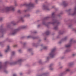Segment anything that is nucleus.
<instances>
[{"instance_id":"f257e3e1","label":"nucleus","mask_w":76,"mask_h":76,"mask_svg":"<svg viewBox=\"0 0 76 76\" xmlns=\"http://www.w3.org/2000/svg\"><path fill=\"white\" fill-rule=\"evenodd\" d=\"M15 6H11L10 7H6L5 8V10L7 12H9L10 10H12V11H14L15 10Z\"/></svg>"},{"instance_id":"f03ea898","label":"nucleus","mask_w":76,"mask_h":76,"mask_svg":"<svg viewBox=\"0 0 76 76\" xmlns=\"http://www.w3.org/2000/svg\"><path fill=\"white\" fill-rule=\"evenodd\" d=\"M55 51H56V48L53 49L52 50L51 52L49 55L50 57L53 58L54 57V52H55Z\"/></svg>"},{"instance_id":"7ed1b4c3","label":"nucleus","mask_w":76,"mask_h":76,"mask_svg":"<svg viewBox=\"0 0 76 76\" xmlns=\"http://www.w3.org/2000/svg\"><path fill=\"white\" fill-rule=\"evenodd\" d=\"M27 6L28 9H29V8L34 7V5L32 2H30L27 5Z\"/></svg>"},{"instance_id":"20e7f679","label":"nucleus","mask_w":76,"mask_h":76,"mask_svg":"<svg viewBox=\"0 0 76 76\" xmlns=\"http://www.w3.org/2000/svg\"><path fill=\"white\" fill-rule=\"evenodd\" d=\"M72 42H73V39H71L70 41L69 44L68 45H65V47H66V48H69L71 46V44L72 43Z\"/></svg>"},{"instance_id":"39448f33","label":"nucleus","mask_w":76,"mask_h":76,"mask_svg":"<svg viewBox=\"0 0 76 76\" xmlns=\"http://www.w3.org/2000/svg\"><path fill=\"white\" fill-rule=\"evenodd\" d=\"M42 9L44 10H50V9L48 8V7L45 5L43 6Z\"/></svg>"},{"instance_id":"423d86ee","label":"nucleus","mask_w":76,"mask_h":76,"mask_svg":"<svg viewBox=\"0 0 76 76\" xmlns=\"http://www.w3.org/2000/svg\"><path fill=\"white\" fill-rule=\"evenodd\" d=\"M10 50V47H9V46H7V50H5L6 53H7V52H8Z\"/></svg>"},{"instance_id":"0eeeda50","label":"nucleus","mask_w":76,"mask_h":76,"mask_svg":"<svg viewBox=\"0 0 76 76\" xmlns=\"http://www.w3.org/2000/svg\"><path fill=\"white\" fill-rule=\"evenodd\" d=\"M76 15V7L75 8L74 13L72 14V15Z\"/></svg>"},{"instance_id":"6e6552de","label":"nucleus","mask_w":76,"mask_h":76,"mask_svg":"<svg viewBox=\"0 0 76 76\" xmlns=\"http://www.w3.org/2000/svg\"><path fill=\"white\" fill-rule=\"evenodd\" d=\"M20 29H23L24 28H26V26H23L20 27Z\"/></svg>"},{"instance_id":"1a4fd4ad","label":"nucleus","mask_w":76,"mask_h":76,"mask_svg":"<svg viewBox=\"0 0 76 76\" xmlns=\"http://www.w3.org/2000/svg\"><path fill=\"white\" fill-rule=\"evenodd\" d=\"M45 34H46V35H49V34H50V31H47L46 32Z\"/></svg>"},{"instance_id":"9d476101","label":"nucleus","mask_w":76,"mask_h":76,"mask_svg":"<svg viewBox=\"0 0 76 76\" xmlns=\"http://www.w3.org/2000/svg\"><path fill=\"white\" fill-rule=\"evenodd\" d=\"M18 31V29L15 30V31L14 32L12 33V35H15V34H16V31Z\"/></svg>"},{"instance_id":"9b49d317","label":"nucleus","mask_w":76,"mask_h":76,"mask_svg":"<svg viewBox=\"0 0 76 76\" xmlns=\"http://www.w3.org/2000/svg\"><path fill=\"white\" fill-rule=\"evenodd\" d=\"M52 16L54 18V17H55V13L54 12H53L52 14Z\"/></svg>"},{"instance_id":"f8f14e48","label":"nucleus","mask_w":76,"mask_h":76,"mask_svg":"<svg viewBox=\"0 0 76 76\" xmlns=\"http://www.w3.org/2000/svg\"><path fill=\"white\" fill-rule=\"evenodd\" d=\"M22 60L21 59H20L18 61V63H20V62H22Z\"/></svg>"},{"instance_id":"ddd939ff","label":"nucleus","mask_w":76,"mask_h":76,"mask_svg":"<svg viewBox=\"0 0 76 76\" xmlns=\"http://www.w3.org/2000/svg\"><path fill=\"white\" fill-rule=\"evenodd\" d=\"M16 2H17V1H16V0L14 1V2L15 3V6H17L18 5L16 3Z\"/></svg>"},{"instance_id":"4468645a","label":"nucleus","mask_w":76,"mask_h":76,"mask_svg":"<svg viewBox=\"0 0 76 76\" xmlns=\"http://www.w3.org/2000/svg\"><path fill=\"white\" fill-rule=\"evenodd\" d=\"M52 66H53V64H50V70H53V68H51V67Z\"/></svg>"},{"instance_id":"2eb2a0df","label":"nucleus","mask_w":76,"mask_h":76,"mask_svg":"<svg viewBox=\"0 0 76 76\" xmlns=\"http://www.w3.org/2000/svg\"><path fill=\"white\" fill-rule=\"evenodd\" d=\"M64 6H65H65H66L67 5V4H66V3L65 2L64 3Z\"/></svg>"},{"instance_id":"dca6fc26","label":"nucleus","mask_w":76,"mask_h":76,"mask_svg":"<svg viewBox=\"0 0 76 76\" xmlns=\"http://www.w3.org/2000/svg\"><path fill=\"white\" fill-rule=\"evenodd\" d=\"M57 28H58L57 26L55 27L54 28V29H55V30L57 29Z\"/></svg>"},{"instance_id":"f3484780","label":"nucleus","mask_w":76,"mask_h":76,"mask_svg":"<svg viewBox=\"0 0 76 76\" xmlns=\"http://www.w3.org/2000/svg\"><path fill=\"white\" fill-rule=\"evenodd\" d=\"M20 20H21V21H22V22H23V18H21L20 19Z\"/></svg>"},{"instance_id":"a211bd4d","label":"nucleus","mask_w":76,"mask_h":76,"mask_svg":"<svg viewBox=\"0 0 76 76\" xmlns=\"http://www.w3.org/2000/svg\"><path fill=\"white\" fill-rule=\"evenodd\" d=\"M15 53L14 51L12 52V55H14V54H15Z\"/></svg>"},{"instance_id":"6ab92c4d","label":"nucleus","mask_w":76,"mask_h":76,"mask_svg":"<svg viewBox=\"0 0 76 76\" xmlns=\"http://www.w3.org/2000/svg\"><path fill=\"white\" fill-rule=\"evenodd\" d=\"M67 38V37H65L64 38V41H65V40H66V39Z\"/></svg>"},{"instance_id":"aec40b11","label":"nucleus","mask_w":76,"mask_h":76,"mask_svg":"<svg viewBox=\"0 0 76 76\" xmlns=\"http://www.w3.org/2000/svg\"><path fill=\"white\" fill-rule=\"evenodd\" d=\"M47 48L46 47H43V49H45V50L47 49Z\"/></svg>"},{"instance_id":"412c9836","label":"nucleus","mask_w":76,"mask_h":76,"mask_svg":"<svg viewBox=\"0 0 76 76\" xmlns=\"http://www.w3.org/2000/svg\"><path fill=\"white\" fill-rule=\"evenodd\" d=\"M69 69H67L66 70V72H69Z\"/></svg>"},{"instance_id":"4be33fe9","label":"nucleus","mask_w":76,"mask_h":76,"mask_svg":"<svg viewBox=\"0 0 76 76\" xmlns=\"http://www.w3.org/2000/svg\"><path fill=\"white\" fill-rule=\"evenodd\" d=\"M18 13H20V10H18Z\"/></svg>"},{"instance_id":"5701e85b","label":"nucleus","mask_w":76,"mask_h":76,"mask_svg":"<svg viewBox=\"0 0 76 76\" xmlns=\"http://www.w3.org/2000/svg\"><path fill=\"white\" fill-rule=\"evenodd\" d=\"M17 47V45H14V47Z\"/></svg>"},{"instance_id":"b1692460","label":"nucleus","mask_w":76,"mask_h":76,"mask_svg":"<svg viewBox=\"0 0 76 76\" xmlns=\"http://www.w3.org/2000/svg\"><path fill=\"white\" fill-rule=\"evenodd\" d=\"M18 51H19V53H20V52H21V50H18Z\"/></svg>"},{"instance_id":"393cba45","label":"nucleus","mask_w":76,"mask_h":76,"mask_svg":"<svg viewBox=\"0 0 76 76\" xmlns=\"http://www.w3.org/2000/svg\"><path fill=\"white\" fill-rule=\"evenodd\" d=\"M28 38H31V36H28L27 37Z\"/></svg>"},{"instance_id":"a878e982","label":"nucleus","mask_w":76,"mask_h":76,"mask_svg":"<svg viewBox=\"0 0 76 76\" xmlns=\"http://www.w3.org/2000/svg\"><path fill=\"white\" fill-rule=\"evenodd\" d=\"M13 76H16V74H14Z\"/></svg>"},{"instance_id":"bb28decb","label":"nucleus","mask_w":76,"mask_h":76,"mask_svg":"<svg viewBox=\"0 0 76 76\" xmlns=\"http://www.w3.org/2000/svg\"><path fill=\"white\" fill-rule=\"evenodd\" d=\"M60 34H62L63 33H61V32H59Z\"/></svg>"},{"instance_id":"cd10ccee","label":"nucleus","mask_w":76,"mask_h":76,"mask_svg":"<svg viewBox=\"0 0 76 76\" xmlns=\"http://www.w3.org/2000/svg\"><path fill=\"white\" fill-rule=\"evenodd\" d=\"M0 56H2V55L1 53H0Z\"/></svg>"},{"instance_id":"c85d7f7f","label":"nucleus","mask_w":76,"mask_h":76,"mask_svg":"<svg viewBox=\"0 0 76 76\" xmlns=\"http://www.w3.org/2000/svg\"><path fill=\"white\" fill-rule=\"evenodd\" d=\"M57 23V22H56L54 23H52V24H54V23Z\"/></svg>"},{"instance_id":"c756f323","label":"nucleus","mask_w":76,"mask_h":76,"mask_svg":"<svg viewBox=\"0 0 76 76\" xmlns=\"http://www.w3.org/2000/svg\"><path fill=\"white\" fill-rule=\"evenodd\" d=\"M8 63V62H5V64H7V63Z\"/></svg>"},{"instance_id":"7c9ffc66","label":"nucleus","mask_w":76,"mask_h":76,"mask_svg":"<svg viewBox=\"0 0 76 76\" xmlns=\"http://www.w3.org/2000/svg\"><path fill=\"white\" fill-rule=\"evenodd\" d=\"M1 20H2V19L1 18H0V21Z\"/></svg>"},{"instance_id":"2f4dec72","label":"nucleus","mask_w":76,"mask_h":76,"mask_svg":"<svg viewBox=\"0 0 76 76\" xmlns=\"http://www.w3.org/2000/svg\"><path fill=\"white\" fill-rule=\"evenodd\" d=\"M75 54H73V56H75Z\"/></svg>"},{"instance_id":"473e14b6","label":"nucleus","mask_w":76,"mask_h":76,"mask_svg":"<svg viewBox=\"0 0 76 76\" xmlns=\"http://www.w3.org/2000/svg\"><path fill=\"white\" fill-rule=\"evenodd\" d=\"M27 11V10H25L24 12H26Z\"/></svg>"},{"instance_id":"72a5a7b5","label":"nucleus","mask_w":76,"mask_h":76,"mask_svg":"<svg viewBox=\"0 0 76 76\" xmlns=\"http://www.w3.org/2000/svg\"><path fill=\"white\" fill-rule=\"evenodd\" d=\"M22 73H20V75H22Z\"/></svg>"},{"instance_id":"f704fd0d","label":"nucleus","mask_w":76,"mask_h":76,"mask_svg":"<svg viewBox=\"0 0 76 76\" xmlns=\"http://www.w3.org/2000/svg\"><path fill=\"white\" fill-rule=\"evenodd\" d=\"M37 0H36V1H35L36 2H37Z\"/></svg>"},{"instance_id":"c9c22d12","label":"nucleus","mask_w":76,"mask_h":76,"mask_svg":"<svg viewBox=\"0 0 76 76\" xmlns=\"http://www.w3.org/2000/svg\"><path fill=\"white\" fill-rule=\"evenodd\" d=\"M39 25H38V27H39Z\"/></svg>"},{"instance_id":"e433bc0d","label":"nucleus","mask_w":76,"mask_h":76,"mask_svg":"<svg viewBox=\"0 0 76 76\" xmlns=\"http://www.w3.org/2000/svg\"><path fill=\"white\" fill-rule=\"evenodd\" d=\"M47 59H48V58H47Z\"/></svg>"},{"instance_id":"4c0bfd02","label":"nucleus","mask_w":76,"mask_h":76,"mask_svg":"<svg viewBox=\"0 0 76 76\" xmlns=\"http://www.w3.org/2000/svg\"><path fill=\"white\" fill-rule=\"evenodd\" d=\"M53 8H54V7H52Z\"/></svg>"},{"instance_id":"58836bf2","label":"nucleus","mask_w":76,"mask_h":76,"mask_svg":"<svg viewBox=\"0 0 76 76\" xmlns=\"http://www.w3.org/2000/svg\"><path fill=\"white\" fill-rule=\"evenodd\" d=\"M29 16V15H27V16Z\"/></svg>"},{"instance_id":"ea45409f","label":"nucleus","mask_w":76,"mask_h":76,"mask_svg":"<svg viewBox=\"0 0 76 76\" xmlns=\"http://www.w3.org/2000/svg\"><path fill=\"white\" fill-rule=\"evenodd\" d=\"M70 10H69V11H70Z\"/></svg>"},{"instance_id":"a19ab883","label":"nucleus","mask_w":76,"mask_h":76,"mask_svg":"<svg viewBox=\"0 0 76 76\" xmlns=\"http://www.w3.org/2000/svg\"><path fill=\"white\" fill-rule=\"evenodd\" d=\"M69 27H70V26H69Z\"/></svg>"},{"instance_id":"79ce46f5","label":"nucleus","mask_w":76,"mask_h":76,"mask_svg":"<svg viewBox=\"0 0 76 76\" xmlns=\"http://www.w3.org/2000/svg\"><path fill=\"white\" fill-rule=\"evenodd\" d=\"M48 18V17H47V18Z\"/></svg>"},{"instance_id":"37998d69","label":"nucleus","mask_w":76,"mask_h":76,"mask_svg":"<svg viewBox=\"0 0 76 76\" xmlns=\"http://www.w3.org/2000/svg\"><path fill=\"white\" fill-rule=\"evenodd\" d=\"M13 25H15V24H14V23H13Z\"/></svg>"},{"instance_id":"c03bdc74","label":"nucleus","mask_w":76,"mask_h":76,"mask_svg":"<svg viewBox=\"0 0 76 76\" xmlns=\"http://www.w3.org/2000/svg\"><path fill=\"white\" fill-rule=\"evenodd\" d=\"M1 64V62H0V64Z\"/></svg>"},{"instance_id":"a18cd8bd","label":"nucleus","mask_w":76,"mask_h":76,"mask_svg":"<svg viewBox=\"0 0 76 76\" xmlns=\"http://www.w3.org/2000/svg\"><path fill=\"white\" fill-rule=\"evenodd\" d=\"M59 43L60 44V43L59 42Z\"/></svg>"}]
</instances>
